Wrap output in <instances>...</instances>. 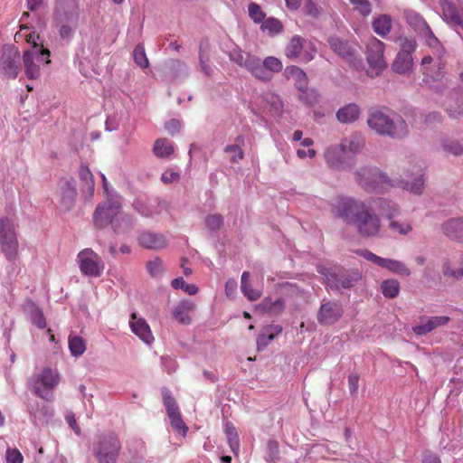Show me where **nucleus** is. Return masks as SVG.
<instances>
[{"label": "nucleus", "mask_w": 463, "mask_h": 463, "mask_svg": "<svg viewBox=\"0 0 463 463\" xmlns=\"http://www.w3.org/2000/svg\"><path fill=\"white\" fill-rule=\"evenodd\" d=\"M423 169L420 165L407 170L404 177H389L379 168L364 166L355 173L357 183L368 192L383 193L390 187H402L414 194H420L424 189Z\"/></svg>", "instance_id": "1"}, {"label": "nucleus", "mask_w": 463, "mask_h": 463, "mask_svg": "<svg viewBox=\"0 0 463 463\" xmlns=\"http://www.w3.org/2000/svg\"><path fill=\"white\" fill-rule=\"evenodd\" d=\"M332 210L345 220L353 219L358 232L364 237H374L380 233V219L369 201L361 202L339 196L334 199Z\"/></svg>", "instance_id": "2"}, {"label": "nucleus", "mask_w": 463, "mask_h": 463, "mask_svg": "<svg viewBox=\"0 0 463 463\" xmlns=\"http://www.w3.org/2000/svg\"><path fill=\"white\" fill-rule=\"evenodd\" d=\"M21 38H24L27 43L33 44L24 52L23 60L26 76L29 79H36L40 75L41 68L51 62L50 52L37 43L39 36L26 25H22L20 31L14 35L16 41Z\"/></svg>", "instance_id": "3"}, {"label": "nucleus", "mask_w": 463, "mask_h": 463, "mask_svg": "<svg viewBox=\"0 0 463 463\" xmlns=\"http://www.w3.org/2000/svg\"><path fill=\"white\" fill-rule=\"evenodd\" d=\"M367 124L375 133L394 139H402L410 132L407 122L395 112L374 110L369 114Z\"/></svg>", "instance_id": "4"}, {"label": "nucleus", "mask_w": 463, "mask_h": 463, "mask_svg": "<svg viewBox=\"0 0 463 463\" xmlns=\"http://www.w3.org/2000/svg\"><path fill=\"white\" fill-rule=\"evenodd\" d=\"M121 203L118 195L107 198L99 204L93 214V221L97 227L102 228L111 223L115 232L119 233L128 230L132 225L131 219L121 213Z\"/></svg>", "instance_id": "5"}, {"label": "nucleus", "mask_w": 463, "mask_h": 463, "mask_svg": "<svg viewBox=\"0 0 463 463\" xmlns=\"http://www.w3.org/2000/svg\"><path fill=\"white\" fill-rule=\"evenodd\" d=\"M60 381L61 375L57 369L44 367L32 376L30 386L38 397L51 402L53 400V390L58 386Z\"/></svg>", "instance_id": "6"}, {"label": "nucleus", "mask_w": 463, "mask_h": 463, "mask_svg": "<svg viewBox=\"0 0 463 463\" xmlns=\"http://www.w3.org/2000/svg\"><path fill=\"white\" fill-rule=\"evenodd\" d=\"M120 450V439L114 432L100 435L93 445V454L98 463H116Z\"/></svg>", "instance_id": "7"}, {"label": "nucleus", "mask_w": 463, "mask_h": 463, "mask_svg": "<svg viewBox=\"0 0 463 463\" xmlns=\"http://www.w3.org/2000/svg\"><path fill=\"white\" fill-rule=\"evenodd\" d=\"M318 272L324 276L326 285L332 289L352 288L361 279L360 272L354 269L346 271L340 268H318Z\"/></svg>", "instance_id": "8"}, {"label": "nucleus", "mask_w": 463, "mask_h": 463, "mask_svg": "<svg viewBox=\"0 0 463 463\" xmlns=\"http://www.w3.org/2000/svg\"><path fill=\"white\" fill-rule=\"evenodd\" d=\"M0 248L5 256L13 260L17 255L18 241L15 225L8 217H0Z\"/></svg>", "instance_id": "9"}, {"label": "nucleus", "mask_w": 463, "mask_h": 463, "mask_svg": "<svg viewBox=\"0 0 463 463\" xmlns=\"http://www.w3.org/2000/svg\"><path fill=\"white\" fill-rule=\"evenodd\" d=\"M366 48V58L369 64L367 74L373 78L380 75L386 67L383 59L384 44L375 37H372L369 39Z\"/></svg>", "instance_id": "10"}, {"label": "nucleus", "mask_w": 463, "mask_h": 463, "mask_svg": "<svg viewBox=\"0 0 463 463\" xmlns=\"http://www.w3.org/2000/svg\"><path fill=\"white\" fill-rule=\"evenodd\" d=\"M77 263L80 272L87 277H99L104 270L101 258L91 249H84L77 255Z\"/></svg>", "instance_id": "11"}, {"label": "nucleus", "mask_w": 463, "mask_h": 463, "mask_svg": "<svg viewBox=\"0 0 463 463\" xmlns=\"http://www.w3.org/2000/svg\"><path fill=\"white\" fill-rule=\"evenodd\" d=\"M20 53L14 46H5L0 52V74L15 79L20 66Z\"/></svg>", "instance_id": "12"}, {"label": "nucleus", "mask_w": 463, "mask_h": 463, "mask_svg": "<svg viewBox=\"0 0 463 463\" xmlns=\"http://www.w3.org/2000/svg\"><path fill=\"white\" fill-rule=\"evenodd\" d=\"M286 76L295 82L296 88L301 92L300 99L308 105L317 101V95L315 90L307 89V77L304 71L297 66L288 67Z\"/></svg>", "instance_id": "13"}, {"label": "nucleus", "mask_w": 463, "mask_h": 463, "mask_svg": "<svg viewBox=\"0 0 463 463\" xmlns=\"http://www.w3.org/2000/svg\"><path fill=\"white\" fill-rule=\"evenodd\" d=\"M164 405L166 410L167 416L170 420L171 425L175 430L179 431L184 437L186 436L188 427L184 422L179 408L167 390L163 391Z\"/></svg>", "instance_id": "14"}, {"label": "nucleus", "mask_w": 463, "mask_h": 463, "mask_svg": "<svg viewBox=\"0 0 463 463\" xmlns=\"http://www.w3.org/2000/svg\"><path fill=\"white\" fill-rule=\"evenodd\" d=\"M347 153L345 152L341 144L328 146L325 153V160L327 165L335 170H345L351 168L353 164L346 159Z\"/></svg>", "instance_id": "15"}, {"label": "nucleus", "mask_w": 463, "mask_h": 463, "mask_svg": "<svg viewBox=\"0 0 463 463\" xmlns=\"http://www.w3.org/2000/svg\"><path fill=\"white\" fill-rule=\"evenodd\" d=\"M444 61L440 55H426L422 58L421 72L433 80H441L444 75Z\"/></svg>", "instance_id": "16"}, {"label": "nucleus", "mask_w": 463, "mask_h": 463, "mask_svg": "<svg viewBox=\"0 0 463 463\" xmlns=\"http://www.w3.org/2000/svg\"><path fill=\"white\" fill-rule=\"evenodd\" d=\"M58 202L62 210H70L75 202L76 187L72 179H61L59 182Z\"/></svg>", "instance_id": "17"}, {"label": "nucleus", "mask_w": 463, "mask_h": 463, "mask_svg": "<svg viewBox=\"0 0 463 463\" xmlns=\"http://www.w3.org/2000/svg\"><path fill=\"white\" fill-rule=\"evenodd\" d=\"M304 49V39L298 35L293 36L286 47L285 53L287 57L290 59L299 58L300 61L304 62H308L313 60L315 55V50L310 48V50Z\"/></svg>", "instance_id": "18"}, {"label": "nucleus", "mask_w": 463, "mask_h": 463, "mask_svg": "<svg viewBox=\"0 0 463 463\" xmlns=\"http://www.w3.org/2000/svg\"><path fill=\"white\" fill-rule=\"evenodd\" d=\"M129 326L133 334L146 345H150L154 342L155 338L150 326L143 317L133 313L129 319Z\"/></svg>", "instance_id": "19"}, {"label": "nucleus", "mask_w": 463, "mask_h": 463, "mask_svg": "<svg viewBox=\"0 0 463 463\" xmlns=\"http://www.w3.org/2000/svg\"><path fill=\"white\" fill-rule=\"evenodd\" d=\"M343 310L337 302H326L321 305L317 314V320L322 325H332L342 316Z\"/></svg>", "instance_id": "20"}, {"label": "nucleus", "mask_w": 463, "mask_h": 463, "mask_svg": "<svg viewBox=\"0 0 463 463\" xmlns=\"http://www.w3.org/2000/svg\"><path fill=\"white\" fill-rule=\"evenodd\" d=\"M328 44L335 53L352 62L354 66L358 67L361 64V60L356 59L354 48L347 42L332 36L328 38Z\"/></svg>", "instance_id": "21"}, {"label": "nucleus", "mask_w": 463, "mask_h": 463, "mask_svg": "<svg viewBox=\"0 0 463 463\" xmlns=\"http://www.w3.org/2000/svg\"><path fill=\"white\" fill-rule=\"evenodd\" d=\"M449 321L450 317L448 316H435L421 318L419 325L412 326V331L418 335H423L438 327L446 326Z\"/></svg>", "instance_id": "22"}, {"label": "nucleus", "mask_w": 463, "mask_h": 463, "mask_svg": "<svg viewBox=\"0 0 463 463\" xmlns=\"http://www.w3.org/2000/svg\"><path fill=\"white\" fill-rule=\"evenodd\" d=\"M442 231L449 239L463 242V218H451L442 224Z\"/></svg>", "instance_id": "23"}, {"label": "nucleus", "mask_w": 463, "mask_h": 463, "mask_svg": "<svg viewBox=\"0 0 463 463\" xmlns=\"http://www.w3.org/2000/svg\"><path fill=\"white\" fill-rule=\"evenodd\" d=\"M24 312L30 322L40 329L46 327V319L43 310L32 300L24 304Z\"/></svg>", "instance_id": "24"}, {"label": "nucleus", "mask_w": 463, "mask_h": 463, "mask_svg": "<svg viewBox=\"0 0 463 463\" xmlns=\"http://www.w3.org/2000/svg\"><path fill=\"white\" fill-rule=\"evenodd\" d=\"M442 18L451 26H458L462 24L461 15L455 5L449 0H440Z\"/></svg>", "instance_id": "25"}, {"label": "nucleus", "mask_w": 463, "mask_h": 463, "mask_svg": "<svg viewBox=\"0 0 463 463\" xmlns=\"http://www.w3.org/2000/svg\"><path fill=\"white\" fill-rule=\"evenodd\" d=\"M194 309V303L191 300L180 301L173 309V317L183 325L191 323L190 313Z\"/></svg>", "instance_id": "26"}, {"label": "nucleus", "mask_w": 463, "mask_h": 463, "mask_svg": "<svg viewBox=\"0 0 463 463\" xmlns=\"http://www.w3.org/2000/svg\"><path fill=\"white\" fill-rule=\"evenodd\" d=\"M29 412L33 424L47 423L53 415L52 410L44 403L30 406Z\"/></svg>", "instance_id": "27"}, {"label": "nucleus", "mask_w": 463, "mask_h": 463, "mask_svg": "<svg viewBox=\"0 0 463 463\" xmlns=\"http://www.w3.org/2000/svg\"><path fill=\"white\" fill-rule=\"evenodd\" d=\"M139 244L146 249L158 250L166 245V241L162 234L143 232L138 237Z\"/></svg>", "instance_id": "28"}, {"label": "nucleus", "mask_w": 463, "mask_h": 463, "mask_svg": "<svg viewBox=\"0 0 463 463\" xmlns=\"http://www.w3.org/2000/svg\"><path fill=\"white\" fill-rule=\"evenodd\" d=\"M374 207V211L378 210L383 215L392 220L398 214V207L395 203L387 201L383 198L368 200Z\"/></svg>", "instance_id": "29"}, {"label": "nucleus", "mask_w": 463, "mask_h": 463, "mask_svg": "<svg viewBox=\"0 0 463 463\" xmlns=\"http://www.w3.org/2000/svg\"><path fill=\"white\" fill-rule=\"evenodd\" d=\"M283 68L279 59L274 56H268L262 61L261 69L266 78H260L262 81H269L273 78V74L281 71Z\"/></svg>", "instance_id": "30"}, {"label": "nucleus", "mask_w": 463, "mask_h": 463, "mask_svg": "<svg viewBox=\"0 0 463 463\" xmlns=\"http://www.w3.org/2000/svg\"><path fill=\"white\" fill-rule=\"evenodd\" d=\"M412 63V55L407 51H400L392 63V70L397 73L405 74L411 71Z\"/></svg>", "instance_id": "31"}, {"label": "nucleus", "mask_w": 463, "mask_h": 463, "mask_svg": "<svg viewBox=\"0 0 463 463\" xmlns=\"http://www.w3.org/2000/svg\"><path fill=\"white\" fill-rule=\"evenodd\" d=\"M250 272L243 271L241 278V290L244 297L250 301L258 300L262 295L261 288H254L249 281Z\"/></svg>", "instance_id": "32"}, {"label": "nucleus", "mask_w": 463, "mask_h": 463, "mask_svg": "<svg viewBox=\"0 0 463 463\" xmlns=\"http://www.w3.org/2000/svg\"><path fill=\"white\" fill-rule=\"evenodd\" d=\"M381 268L386 269L389 271L401 275V276H410L411 274V269L401 260L383 258L380 266Z\"/></svg>", "instance_id": "33"}, {"label": "nucleus", "mask_w": 463, "mask_h": 463, "mask_svg": "<svg viewBox=\"0 0 463 463\" xmlns=\"http://www.w3.org/2000/svg\"><path fill=\"white\" fill-rule=\"evenodd\" d=\"M404 18L408 24L420 34L430 27L423 17L413 10H405Z\"/></svg>", "instance_id": "34"}, {"label": "nucleus", "mask_w": 463, "mask_h": 463, "mask_svg": "<svg viewBox=\"0 0 463 463\" xmlns=\"http://www.w3.org/2000/svg\"><path fill=\"white\" fill-rule=\"evenodd\" d=\"M440 148L445 154L449 156H463V141L453 137H445L441 139Z\"/></svg>", "instance_id": "35"}, {"label": "nucleus", "mask_w": 463, "mask_h": 463, "mask_svg": "<svg viewBox=\"0 0 463 463\" xmlns=\"http://www.w3.org/2000/svg\"><path fill=\"white\" fill-rule=\"evenodd\" d=\"M360 116V109L354 103H350L338 109L336 117L342 123H352Z\"/></svg>", "instance_id": "36"}, {"label": "nucleus", "mask_w": 463, "mask_h": 463, "mask_svg": "<svg viewBox=\"0 0 463 463\" xmlns=\"http://www.w3.org/2000/svg\"><path fill=\"white\" fill-rule=\"evenodd\" d=\"M364 137L359 133H354L341 142L345 153H357L364 147Z\"/></svg>", "instance_id": "37"}, {"label": "nucleus", "mask_w": 463, "mask_h": 463, "mask_svg": "<svg viewBox=\"0 0 463 463\" xmlns=\"http://www.w3.org/2000/svg\"><path fill=\"white\" fill-rule=\"evenodd\" d=\"M262 61L260 58L249 53L243 62L242 68L246 69L253 77L260 80V78H266L261 69Z\"/></svg>", "instance_id": "38"}, {"label": "nucleus", "mask_w": 463, "mask_h": 463, "mask_svg": "<svg viewBox=\"0 0 463 463\" xmlns=\"http://www.w3.org/2000/svg\"><path fill=\"white\" fill-rule=\"evenodd\" d=\"M199 63L201 71L207 76L213 74L210 65V46L207 42H201L199 46Z\"/></svg>", "instance_id": "39"}, {"label": "nucleus", "mask_w": 463, "mask_h": 463, "mask_svg": "<svg viewBox=\"0 0 463 463\" xmlns=\"http://www.w3.org/2000/svg\"><path fill=\"white\" fill-rule=\"evenodd\" d=\"M373 31L381 37L387 35L392 28V18L388 14H381L373 22Z\"/></svg>", "instance_id": "40"}, {"label": "nucleus", "mask_w": 463, "mask_h": 463, "mask_svg": "<svg viewBox=\"0 0 463 463\" xmlns=\"http://www.w3.org/2000/svg\"><path fill=\"white\" fill-rule=\"evenodd\" d=\"M153 153L156 157L167 158L174 153L173 143L165 138L156 140Z\"/></svg>", "instance_id": "41"}, {"label": "nucleus", "mask_w": 463, "mask_h": 463, "mask_svg": "<svg viewBox=\"0 0 463 463\" xmlns=\"http://www.w3.org/2000/svg\"><path fill=\"white\" fill-rule=\"evenodd\" d=\"M244 139L241 137H238L236 139V144L228 145L224 148L225 154L229 156V160L232 164L239 163L244 156V153L241 147V145L243 144Z\"/></svg>", "instance_id": "42"}, {"label": "nucleus", "mask_w": 463, "mask_h": 463, "mask_svg": "<svg viewBox=\"0 0 463 463\" xmlns=\"http://www.w3.org/2000/svg\"><path fill=\"white\" fill-rule=\"evenodd\" d=\"M224 432L228 440V444L233 454L238 455L240 451V440L237 430L232 423L226 422Z\"/></svg>", "instance_id": "43"}, {"label": "nucleus", "mask_w": 463, "mask_h": 463, "mask_svg": "<svg viewBox=\"0 0 463 463\" xmlns=\"http://www.w3.org/2000/svg\"><path fill=\"white\" fill-rule=\"evenodd\" d=\"M284 301L282 298H276L273 300L270 298H266L258 306L259 308L263 311L276 315L280 313L284 308Z\"/></svg>", "instance_id": "44"}, {"label": "nucleus", "mask_w": 463, "mask_h": 463, "mask_svg": "<svg viewBox=\"0 0 463 463\" xmlns=\"http://www.w3.org/2000/svg\"><path fill=\"white\" fill-rule=\"evenodd\" d=\"M134 206L143 216L151 217L160 213L157 208L161 206V203L147 202L145 203L140 201H137L135 202Z\"/></svg>", "instance_id": "45"}, {"label": "nucleus", "mask_w": 463, "mask_h": 463, "mask_svg": "<svg viewBox=\"0 0 463 463\" xmlns=\"http://www.w3.org/2000/svg\"><path fill=\"white\" fill-rule=\"evenodd\" d=\"M68 344L70 353L74 357L81 356L86 351V342L79 335H70Z\"/></svg>", "instance_id": "46"}, {"label": "nucleus", "mask_w": 463, "mask_h": 463, "mask_svg": "<svg viewBox=\"0 0 463 463\" xmlns=\"http://www.w3.org/2000/svg\"><path fill=\"white\" fill-rule=\"evenodd\" d=\"M260 29L262 32L267 33L270 36H275L283 31L281 22L274 17L264 19L261 23Z\"/></svg>", "instance_id": "47"}, {"label": "nucleus", "mask_w": 463, "mask_h": 463, "mask_svg": "<svg viewBox=\"0 0 463 463\" xmlns=\"http://www.w3.org/2000/svg\"><path fill=\"white\" fill-rule=\"evenodd\" d=\"M381 291L385 298H394L399 295L400 283L394 279H388L381 283Z\"/></svg>", "instance_id": "48"}, {"label": "nucleus", "mask_w": 463, "mask_h": 463, "mask_svg": "<svg viewBox=\"0 0 463 463\" xmlns=\"http://www.w3.org/2000/svg\"><path fill=\"white\" fill-rule=\"evenodd\" d=\"M420 35L425 38L426 43L434 50L433 55L442 56V54L444 53V50L440 46L439 41L434 35L430 27L422 33H420Z\"/></svg>", "instance_id": "49"}, {"label": "nucleus", "mask_w": 463, "mask_h": 463, "mask_svg": "<svg viewBox=\"0 0 463 463\" xmlns=\"http://www.w3.org/2000/svg\"><path fill=\"white\" fill-rule=\"evenodd\" d=\"M249 16L255 24H260L264 21L266 14L262 11L260 6L256 3H250L248 5Z\"/></svg>", "instance_id": "50"}, {"label": "nucleus", "mask_w": 463, "mask_h": 463, "mask_svg": "<svg viewBox=\"0 0 463 463\" xmlns=\"http://www.w3.org/2000/svg\"><path fill=\"white\" fill-rule=\"evenodd\" d=\"M442 272L445 277L456 279H463V268L454 269L449 260H445L442 265Z\"/></svg>", "instance_id": "51"}, {"label": "nucleus", "mask_w": 463, "mask_h": 463, "mask_svg": "<svg viewBox=\"0 0 463 463\" xmlns=\"http://www.w3.org/2000/svg\"><path fill=\"white\" fill-rule=\"evenodd\" d=\"M133 57L135 62L140 67V68H147L148 67V59L145 52V48L138 44L135 47L133 52Z\"/></svg>", "instance_id": "52"}, {"label": "nucleus", "mask_w": 463, "mask_h": 463, "mask_svg": "<svg viewBox=\"0 0 463 463\" xmlns=\"http://www.w3.org/2000/svg\"><path fill=\"white\" fill-rule=\"evenodd\" d=\"M172 287L175 289H183L185 293L189 295H195L198 291V288L194 284H186L183 278H177L172 280Z\"/></svg>", "instance_id": "53"}, {"label": "nucleus", "mask_w": 463, "mask_h": 463, "mask_svg": "<svg viewBox=\"0 0 463 463\" xmlns=\"http://www.w3.org/2000/svg\"><path fill=\"white\" fill-rule=\"evenodd\" d=\"M390 229L393 232H398L402 235H406L410 233L412 230L411 225L406 222H399L395 220H391L389 223Z\"/></svg>", "instance_id": "54"}, {"label": "nucleus", "mask_w": 463, "mask_h": 463, "mask_svg": "<svg viewBox=\"0 0 463 463\" xmlns=\"http://www.w3.org/2000/svg\"><path fill=\"white\" fill-rule=\"evenodd\" d=\"M146 269L152 277L159 276L164 270V265L160 259L150 260L146 264Z\"/></svg>", "instance_id": "55"}, {"label": "nucleus", "mask_w": 463, "mask_h": 463, "mask_svg": "<svg viewBox=\"0 0 463 463\" xmlns=\"http://www.w3.org/2000/svg\"><path fill=\"white\" fill-rule=\"evenodd\" d=\"M223 224V218L222 215L214 213L206 217L205 225L211 231L219 230Z\"/></svg>", "instance_id": "56"}, {"label": "nucleus", "mask_w": 463, "mask_h": 463, "mask_svg": "<svg viewBox=\"0 0 463 463\" xmlns=\"http://www.w3.org/2000/svg\"><path fill=\"white\" fill-rule=\"evenodd\" d=\"M354 8L364 16L372 13V5L368 0H349Z\"/></svg>", "instance_id": "57"}, {"label": "nucleus", "mask_w": 463, "mask_h": 463, "mask_svg": "<svg viewBox=\"0 0 463 463\" xmlns=\"http://www.w3.org/2000/svg\"><path fill=\"white\" fill-rule=\"evenodd\" d=\"M79 175L80 178L85 182L86 185L89 187V189L93 192L94 190V180L93 175L90 170L85 166L82 165L79 170Z\"/></svg>", "instance_id": "58"}, {"label": "nucleus", "mask_w": 463, "mask_h": 463, "mask_svg": "<svg viewBox=\"0 0 463 463\" xmlns=\"http://www.w3.org/2000/svg\"><path fill=\"white\" fill-rule=\"evenodd\" d=\"M397 43L401 47L400 51H407L410 54H412L416 49V42L412 38L401 36L397 39Z\"/></svg>", "instance_id": "59"}, {"label": "nucleus", "mask_w": 463, "mask_h": 463, "mask_svg": "<svg viewBox=\"0 0 463 463\" xmlns=\"http://www.w3.org/2000/svg\"><path fill=\"white\" fill-rule=\"evenodd\" d=\"M6 463H23L24 457L17 449L7 448L5 452Z\"/></svg>", "instance_id": "60"}, {"label": "nucleus", "mask_w": 463, "mask_h": 463, "mask_svg": "<svg viewBox=\"0 0 463 463\" xmlns=\"http://www.w3.org/2000/svg\"><path fill=\"white\" fill-rule=\"evenodd\" d=\"M249 55L248 52H245L241 51V49H234L230 52V59L236 64H238L240 67L243 66V62L247 59V56Z\"/></svg>", "instance_id": "61"}, {"label": "nucleus", "mask_w": 463, "mask_h": 463, "mask_svg": "<svg viewBox=\"0 0 463 463\" xmlns=\"http://www.w3.org/2000/svg\"><path fill=\"white\" fill-rule=\"evenodd\" d=\"M179 179L180 174L178 172H175L169 169L165 170L161 175V181L165 184L177 182L179 181Z\"/></svg>", "instance_id": "62"}, {"label": "nucleus", "mask_w": 463, "mask_h": 463, "mask_svg": "<svg viewBox=\"0 0 463 463\" xmlns=\"http://www.w3.org/2000/svg\"><path fill=\"white\" fill-rule=\"evenodd\" d=\"M65 420L68 423V425L73 430L76 435L80 434V428L77 424L75 415L72 411L66 412Z\"/></svg>", "instance_id": "63"}, {"label": "nucleus", "mask_w": 463, "mask_h": 463, "mask_svg": "<svg viewBox=\"0 0 463 463\" xmlns=\"http://www.w3.org/2000/svg\"><path fill=\"white\" fill-rule=\"evenodd\" d=\"M165 128L170 135L174 136L179 132L181 128V123L177 119H171L165 123Z\"/></svg>", "instance_id": "64"}]
</instances>
